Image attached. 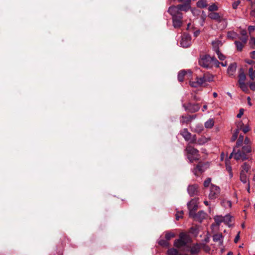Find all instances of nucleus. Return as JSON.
<instances>
[{
	"label": "nucleus",
	"mask_w": 255,
	"mask_h": 255,
	"mask_svg": "<svg viewBox=\"0 0 255 255\" xmlns=\"http://www.w3.org/2000/svg\"><path fill=\"white\" fill-rule=\"evenodd\" d=\"M252 151L251 147L250 145H244L242 149H239L235 153L234 158L238 161L242 160L244 161L249 159L247 153H250Z\"/></svg>",
	"instance_id": "nucleus-1"
},
{
	"label": "nucleus",
	"mask_w": 255,
	"mask_h": 255,
	"mask_svg": "<svg viewBox=\"0 0 255 255\" xmlns=\"http://www.w3.org/2000/svg\"><path fill=\"white\" fill-rule=\"evenodd\" d=\"M186 151L187 152V158L190 163L199 160L200 155L198 150L191 145H188L186 148Z\"/></svg>",
	"instance_id": "nucleus-2"
},
{
	"label": "nucleus",
	"mask_w": 255,
	"mask_h": 255,
	"mask_svg": "<svg viewBox=\"0 0 255 255\" xmlns=\"http://www.w3.org/2000/svg\"><path fill=\"white\" fill-rule=\"evenodd\" d=\"M199 65L206 68L212 67V57L209 55H203L199 60Z\"/></svg>",
	"instance_id": "nucleus-3"
},
{
	"label": "nucleus",
	"mask_w": 255,
	"mask_h": 255,
	"mask_svg": "<svg viewBox=\"0 0 255 255\" xmlns=\"http://www.w3.org/2000/svg\"><path fill=\"white\" fill-rule=\"evenodd\" d=\"M188 237L184 233H181L179 239L174 241V245L177 248H181L186 245L188 242Z\"/></svg>",
	"instance_id": "nucleus-4"
},
{
	"label": "nucleus",
	"mask_w": 255,
	"mask_h": 255,
	"mask_svg": "<svg viewBox=\"0 0 255 255\" xmlns=\"http://www.w3.org/2000/svg\"><path fill=\"white\" fill-rule=\"evenodd\" d=\"M220 193V188L218 186L211 184L209 198L210 199H215L218 197Z\"/></svg>",
	"instance_id": "nucleus-5"
},
{
	"label": "nucleus",
	"mask_w": 255,
	"mask_h": 255,
	"mask_svg": "<svg viewBox=\"0 0 255 255\" xmlns=\"http://www.w3.org/2000/svg\"><path fill=\"white\" fill-rule=\"evenodd\" d=\"M168 12L172 15V18H183L182 13L177 6L172 5L168 9Z\"/></svg>",
	"instance_id": "nucleus-6"
},
{
	"label": "nucleus",
	"mask_w": 255,
	"mask_h": 255,
	"mask_svg": "<svg viewBox=\"0 0 255 255\" xmlns=\"http://www.w3.org/2000/svg\"><path fill=\"white\" fill-rule=\"evenodd\" d=\"M188 208L189 210V216L194 215L198 208V199H193L188 203Z\"/></svg>",
	"instance_id": "nucleus-7"
},
{
	"label": "nucleus",
	"mask_w": 255,
	"mask_h": 255,
	"mask_svg": "<svg viewBox=\"0 0 255 255\" xmlns=\"http://www.w3.org/2000/svg\"><path fill=\"white\" fill-rule=\"evenodd\" d=\"M191 44V38L190 35L188 34H184L181 36L180 45L184 48H187L190 46Z\"/></svg>",
	"instance_id": "nucleus-8"
},
{
	"label": "nucleus",
	"mask_w": 255,
	"mask_h": 255,
	"mask_svg": "<svg viewBox=\"0 0 255 255\" xmlns=\"http://www.w3.org/2000/svg\"><path fill=\"white\" fill-rule=\"evenodd\" d=\"M209 167L208 162L198 164L193 169V173L195 175H198V172L202 173Z\"/></svg>",
	"instance_id": "nucleus-9"
},
{
	"label": "nucleus",
	"mask_w": 255,
	"mask_h": 255,
	"mask_svg": "<svg viewBox=\"0 0 255 255\" xmlns=\"http://www.w3.org/2000/svg\"><path fill=\"white\" fill-rule=\"evenodd\" d=\"M206 215V214L205 212L200 211L197 214L195 213L194 215H192L190 217L193 218L195 220L201 222L205 218Z\"/></svg>",
	"instance_id": "nucleus-10"
},
{
	"label": "nucleus",
	"mask_w": 255,
	"mask_h": 255,
	"mask_svg": "<svg viewBox=\"0 0 255 255\" xmlns=\"http://www.w3.org/2000/svg\"><path fill=\"white\" fill-rule=\"evenodd\" d=\"M200 105L199 104L189 103L186 108V111H188L191 113H195L199 110Z\"/></svg>",
	"instance_id": "nucleus-11"
},
{
	"label": "nucleus",
	"mask_w": 255,
	"mask_h": 255,
	"mask_svg": "<svg viewBox=\"0 0 255 255\" xmlns=\"http://www.w3.org/2000/svg\"><path fill=\"white\" fill-rule=\"evenodd\" d=\"M187 191L190 196H193L197 194L198 192V185L196 184L189 185Z\"/></svg>",
	"instance_id": "nucleus-12"
},
{
	"label": "nucleus",
	"mask_w": 255,
	"mask_h": 255,
	"mask_svg": "<svg viewBox=\"0 0 255 255\" xmlns=\"http://www.w3.org/2000/svg\"><path fill=\"white\" fill-rule=\"evenodd\" d=\"M208 17L211 19L215 20L219 22H221L223 20V18L217 12H211L208 14Z\"/></svg>",
	"instance_id": "nucleus-13"
},
{
	"label": "nucleus",
	"mask_w": 255,
	"mask_h": 255,
	"mask_svg": "<svg viewBox=\"0 0 255 255\" xmlns=\"http://www.w3.org/2000/svg\"><path fill=\"white\" fill-rule=\"evenodd\" d=\"M213 240L215 242H219L220 245H222L223 243V236L222 234H216L213 235Z\"/></svg>",
	"instance_id": "nucleus-14"
},
{
	"label": "nucleus",
	"mask_w": 255,
	"mask_h": 255,
	"mask_svg": "<svg viewBox=\"0 0 255 255\" xmlns=\"http://www.w3.org/2000/svg\"><path fill=\"white\" fill-rule=\"evenodd\" d=\"M213 50L216 53L220 51V46H222V43L220 40H217L212 42Z\"/></svg>",
	"instance_id": "nucleus-15"
},
{
	"label": "nucleus",
	"mask_w": 255,
	"mask_h": 255,
	"mask_svg": "<svg viewBox=\"0 0 255 255\" xmlns=\"http://www.w3.org/2000/svg\"><path fill=\"white\" fill-rule=\"evenodd\" d=\"M182 19L178 18H172L173 26L174 28H179L182 24Z\"/></svg>",
	"instance_id": "nucleus-16"
},
{
	"label": "nucleus",
	"mask_w": 255,
	"mask_h": 255,
	"mask_svg": "<svg viewBox=\"0 0 255 255\" xmlns=\"http://www.w3.org/2000/svg\"><path fill=\"white\" fill-rule=\"evenodd\" d=\"M181 134L184 137V139L188 141L190 140V137H191V133L188 131L187 128H184L181 132Z\"/></svg>",
	"instance_id": "nucleus-17"
},
{
	"label": "nucleus",
	"mask_w": 255,
	"mask_h": 255,
	"mask_svg": "<svg viewBox=\"0 0 255 255\" xmlns=\"http://www.w3.org/2000/svg\"><path fill=\"white\" fill-rule=\"evenodd\" d=\"M179 10L181 12L182 11H187L191 8L190 4L187 3H184L183 4H179L177 5Z\"/></svg>",
	"instance_id": "nucleus-18"
},
{
	"label": "nucleus",
	"mask_w": 255,
	"mask_h": 255,
	"mask_svg": "<svg viewBox=\"0 0 255 255\" xmlns=\"http://www.w3.org/2000/svg\"><path fill=\"white\" fill-rule=\"evenodd\" d=\"M246 79V76L242 68L240 70V74L239 75V83H245Z\"/></svg>",
	"instance_id": "nucleus-19"
},
{
	"label": "nucleus",
	"mask_w": 255,
	"mask_h": 255,
	"mask_svg": "<svg viewBox=\"0 0 255 255\" xmlns=\"http://www.w3.org/2000/svg\"><path fill=\"white\" fill-rule=\"evenodd\" d=\"M237 66L236 64H231L228 67L227 71L229 75H233L236 70Z\"/></svg>",
	"instance_id": "nucleus-20"
},
{
	"label": "nucleus",
	"mask_w": 255,
	"mask_h": 255,
	"mask_svg": "<svg viewBox=\"0 0 255 255\" xmlns=\"http://www.w3.org/2000/svg\"><path fill=\"white\" fill-rule=\"evenodd\" d=\"M208 5L207 0H200L197 2V7L201 8H206Z\"/></svg>",
	"instance_id": "nucleus-21"
},
{
	"label": "nucleus",
	"mask_w": 255,
	"mask_h": 255,
	"mask_svg": "<svg viewBox=\"0 0 255 255\" xmlns=\"http://www.w3.org/2000/svg\"><path fill=\"white\" fill-rule=\"evenodd\" d=\"M200 249L201 248L200 245L196 244L191 247L190 252L193 255L196 254L200 252Z\"/></svg>",
	"instance_id": "nucleus-22"
},
{
	"label": "nucleus",
	"mask_w": 255,
	"mask_h": 255,
	"mask_svg": "<svg viewBox=\"0 0 255 255\" xmlns=\"http://www.w3.org/2000/svg\"><path fill=\"white\" fill-rule=\"evenodd\" d=\"M232 217L230 215L227 214L225 216H223V223L227 225L229 227H230L229 224L232 221Z\"/></svg>",
	"instance_id": "nucleus-23"
},
{
	"label": "nucleus",
	"mask_w": 255,
	"mask_h": 255,
	"mask_svg": "<svg viewBox=\"0 0 255 255\" xmlns=\"http://www.w3.org/2000/svg\"><path fill=\"white\" fill-rule=\"evenodd\" d=\"M227 36L230 39H234L238 37L239 34L234 31H230L227 33Z\"/></svg>",
	"instance_id": "nucleus-24"
},
{
	"label": "nucleus",
	"mask_w": 255,
	"mask_h": 255,
	"mask_svg": "<svg viewBox=\"0 0 255 255\" xmlns=\"http://www.w3.org/2000/svg\"><path fill=\"white\" fill-rule=\"evenodd\" d=\"M204 128L202 125L197 124L194 128L193 131L196 133H200L203 130Z\"/></svg>",
	"instance_id": "nucleus-25"
},
{
	"label": "nucleus",
	"mask_w": 255,
	"mask_h": 255,
	"mask_svg": "<svg viewBox=\"0 0 255 255\" xmlns=\"http://www.w3.org/2000/svg\"><path fill=\"white\" fill-rule=\"evenodd\" d=\"M209 140V139L204 137V136H203V137H201V138H199L197 141V143L196 144H198V145H203L205 143H206V142H207Z\"/></svg>",
	"instance_id": "nucleus-26"
},
{
	"label": "nucleus",
	"mask_w": 255,
	"mask_h": 255,
	"mask_svg": "<svg viewBox=\"0 0 255 255\" xmlns=\"http://www.w3.org/2000/svg\"><path fill=\"white\" fill-rule=\"evenodd\" d=\"M187 72L185 70H181L180 72H179L178 74V80L180 82H182L184 80V77L186 74Z\"/></svg>",
	"instance_id": "nucleus-27"
},
{
	"label": "nucleus",
	"mask_w": 255,
	"mask_h": 255,
	"mask_svg": "<svg viewBox=\"0 0 255 255\" xmlns=\"http://www.w3.org/2000/svg\"><path fill=\"white\" fill-rule=\"evenodd\" d=\"M214 124V120L213 119H209L205 122V127L206 128H211L213 127Z\"/></svg>",
	"instance_id": "nucleus-28"
},
{
	"label": "nucleus",
	"mask_w": 255,
	"mask_h": 255,
	"mask_svg": "<svg viewBox=\"0 0 255 255\" xmlns=\"http://www.w3.org/2000/svg\"><path fill=\"white\" fill-rule=\"evenodd\" d=\"M215 221L216 224L219 226L221 223L223 222V216H216L214 217Z\"/></svg>",
	"instance_id": "nucleus-29"
},
{
	"label": "nucleus",
	"mask_w": 255,
	"mask_h": 255,
	"mask_svg": "<svg viewBox=\"0 0 255 255\" xmlns=\"http://www.w3.org/2000/svg\"><path fill=\"white\" fill-rule=\"evenodd\" d=\"M196 81L199 86L202 85L206 82V75H204L202 77H197Z\"/></svg>",
	"instance_id": "nucleus-30"
},
{
	"label": "nucleus",
	"mask_w": 255,
	"mask_h": 255,
	"mask_svg": "<svg viewBox=\"0 0 255 255\" xmlns=\"http://www.w3.org/2000/svg\"><path fill=\"white\" fill-rule=\"evenodd\" d=\"M235 44L236 45L237 50L239 51H241L244 47V43L239 41H235Z\"/></svg>",
	"instance_id": "nucleus-31"
},
{
	"label": "nucleus",
	"mask_w": 255,
	"mask_h": 255,
	"mask_svg": "<svg viewBox=\"0 0 255 255\" xmlns=\"http://www.w3.org/2000/svg\"><path fill=\"white\" fill-rule=\"evenodd\" d=\"M240 179H241V181L243 183H247L248 179L247 178V177L246 173H245L244 172H241V174H240Z\"/></svg>",
	"instance_id": "nucleus-32"
},
{
	"label": "nucleus",
	"mask_w": 255,
	"mask_h": 255,
	"mask_svg": "<svg viewBox=\"0 0 255 255\" xmlns=\"http://www.w3.org/2000/svg\"><path fill=\"white\" fill-rule=\"evenodd\" d=\"M249 75L252 80H254L255 79V70L253 67H251L249 69Z\"/></svg>",
	"instance_id": "nucleus-33"
},
{
	"label": "nucleus",
	"mask_w": 255,
	"mask_h": 255,
	"mask_svg": "<svg viewBox=\"0 0 255 255\" xmlns=\"http://www.w3.org/2000/svg\"><path fill=\"white\" fill-rule=\"evenodd\" d=\"M242 170L241 172H244L245 173H247L249 170V169L250 168V166L249 164L245 162L242 166Z\"/></svg>",
	"instance_id": "nucleus-34"
},
{
	"label": "nucleus",
	"mask_w": 255,
	"mask_h": 255,
	"mask_svg": "<svg viewBox=\"0 0 255 255\" xmlns=\"http://www.w3.org/2000/svg\"><path fill=\"white\" fill-rule=\"evenodd\" d=\"M220 62L214 57H212V67L214 65L216 67H219Z\"/></svg>",
	"instance_id": "nucleus-35"
},
{
	"label": "nucleus",
	"mask_w": 255,
	"mask_h": 255,
	"mask_svg": "<svg viewBox=\"0 0 255 255\" xmlns=\"http://www.w3.org/2000/svg\"><path fill=\"white\" fill-rule=\"evenodd\" d=\"M168 255H178V251L174 248H171L167 251Z\"/></svg>",
	"instance_id": "nucleus-36"
},
{
	"label": "nucleus",
	"mask_w": 255,
	"mask_h": 255,
	"mask_svg": "<svg viewBox=\"0 0 255 255\" xmlns=\"http://www.w3.org/2000/svg\"><path fill=\"white\" fill-rule=\"evenodd\" d=\"M240 130V128H238L235 131V132L233 133V135L232 137V138H231L232 141H234L237 139V138L238 136Z\"/></svg>",
	"instance_id": "nucleus-37"
},
{
	"label": "nucleus",
	"mask_w": 255,
	"mask_h": 255,
	"mask_svg": "<svg viewBox=\"0 0 255 255\" xmlns=\"http://www.w3.org/2000/svg\"><path fill=\"white\" fill-rule=\"evenodd\" d=\"M222 204L225 208H231L232 206V202L230 200H223Z\"/></svg>",
	"instance_id": "nucleus-38"
},
{
	"label": "nucleus",
	"mask_w": 255,
	"mask_h": 255,
	"mask_svg": "<svg viewBox=\"0 0 255 255\" xmlns=\"http://www.w3.org/2000/svg\"><path fill=\"white\" fill-rule=\"evenodd\" d=\"M243 140H244V136L242 135H240L239 136V137L237 142H236V147H238L240 146L242 144Z\"/></svg>",
	"instance_id": "nucleus-39"
},
{
	"label": "nucleus",
	"mask_w": 255,
	"mask_h": 255,
	"mask_svg": "<svg viewBox=\"0 0 255 255\" xmlns=\"http://www.w3.org/2000/svg\"><path fill=\"white\" fill-rule=\"evenodd\" d=\"M158 244L163 247H168L169 246V243L167 242V240L163 239L159 240L158 241Z\"/></svg>",
	"instance_id": "nucleus-40"
},
{
	"label": "nucleus",
	"mask_w": 255,
	"mask_h": 255,
	"mask_svg": "<svg viewBox=\"0 0 255 255\" xmlns=\"http://www.w3.org/2000/svg\"><path fill=\"white\" fill-rule=\"evenodd\" d=\"M190 137V139L188 141L189 143L196 144L197 141L196 138V135L195 134H192L191 133V137Z\"/></svg>",
	"instance_id": "nucleus-41"
},
{
	"label": "nucleus",
	"mask_w": 255,
	"mask_h": 255,
	"mask_svg": "<svg viewBox=\"0 0 255 255\" xmlns=\"http://www.w3.org/2000/svg\"><path fill=\"white\" fill-rule=\"evenodd\" d=\"M240 88L244 92H247L248 90V87L245 83H239Z\"/></svg>",
	"instance_id": "nucleus-42"
},
{
	"label": "nucleus",
	"mask_w": 255,
	"mask_h": 255,
	"mask_svg": "<svg viewBox=\"0 0 255 255\" xmlns=\"http://www.w3.org/2000/svg\"><path fill=\"white\" fill-rule=\"evenodd\" d=\"M218 9V7L215 3H213L212 5H210L208 7V10L210 11H216Z\"/></svg>",
	"instance_id": "nucleus-43"
},
{
	"label": "nucleus",
	"mask_w": 255,
	"mask_h": 255,
	"mask_svg": "<svg viewBox=\"0 0 255 255\" xmlns=\"http://www.w3.org/2000/svg\"><path fill=\"white\" fill-rule=\"evenodd\" d=\"M174 237H175V234L174 233H170V232L166 233L165 238H166V240H167V241L170 240L172 238H173Z\"/></svg>",
	"instance_id": "nucleus-44"
},
{
	"label": "nucleus",
	"mask_w": 255,
	"mask_h": 255,
	"mask_svg": "<svg viewBox=\"0 0 255 255\" xmlns=\"http://www.w3.org/2000/svg\"><path fill=\"white\" fill-rule=\"evenodd\" d=\"M218 56V58L221 61H223L226 58V56L223 54H222L220 51H219V52H217L216 53Z\"/></svg>",
	"instance_id": "nucleus-45"
},
{
	"label": "nucleus",
	"mask_w": 255,
	"mask_h": 255,
	"mask_svg": "<svg viewBox=\"0 0 255 255\" xmlns=\"http://www.w3.org/2000/svg\"><path fill=\"white\" fill-rule=\"evenodd\" d=\"M211 182V179L210 178H207L204 182V185L205 187H207L209 186Z\"/></svg>",
	"instance_id": "nucleus-46"
},
{
	"label": "nucleus",
	"mask_w": 255,
	"mask_h": 255,
	"mask_svg": "<svg viewBox=\"0 0 255 255\" xmlns=\"http://www.w3.org/2000/svg\"><path fill=\"white\" fill-rule=\"evenodd\" d=\"M240 40L242 41L241 42L243 43L244 44H246L248 40V37H243L242 36L241 37H239V36L238 37Z\"/></svg>",
	"instance_id": "nucleus-47"
},
{
	"label": "nucleus",
	"mask_w": 255,
	"mask_h": 255,
	"mask_svg": "<svg viewBox=\"0 0 255 255\" xmlns=\"http://www.w3.org/2000/svg\"><path fill=\"white\" fill-rule=\"evenodd\" d=\"M183 214V211H181L180 212H177L176 214V219L177 220H179L182 217V214Z\"/></svg>",
	"instance_id": "nucleus-48"
},
{
	"label": "nucleus",
	"mask_w": 255,
	"mask_h": 255,
	"mask_svg": "<svg viewBox=\"0 0 255 255\" xmlns=\"http://www.w3.org/2000/svg\"><path fill=\"white\" fill-rule=\"evenodd\" d=\"M190 85L192 87H195V88H196L199 86L198 84H197V81L190 82Z\"/></svg>",
	"instance_id": "nucleus-49"
},
{
	"label": "nucleus",
	"mask_w": 255,
	"mask_h": 255,
	"mask_svg": "<svg viewBox=\"0 0 255 255\" xmlns=\"http://www.w3.org/2000/svg\"><path fill=\"white\" fill-rule=\"evenodd\" d=\"M244 112V109H241L239 111V113L237 115V117L238 118H240L243 115Z\"/></svg>",
	"instance_id": "nucleus-50"
},
{
	"label": "nucleus",
	"mask_w": 255,
	"mask_h": 255,
	"mask_svg": "<svg viewBox=\"0 0 255 255\" xmlns=\"http://www.w3.org/2000/svg\"><path fill=\"white\" fill-rule=\"evenodd\" d=\"M240 33L243 37H248L247 31L245 29L241 30Z\"/></svg>",
	"instance_id": "nucleus-51"
},
{
	"label": "nucleus",
	"mask_w": 255,
	"mask_h": 255,
	"mask_svg": "<svg viewBox=\"0 0 255 255\" xmlns=\"http://www.w3.org/2000/svg\"><path fill=\"white\" fill-rule=\"evenodd\" d=\"M213 80V77L212 75L209 76H206V81L211 82V81H212Z\"/></svg>",
	"instance_id": "nucleus-52"
},
{
	"label": "nucleus",
	"mask_w": 255,
	"mask_h": 255,
	"mask_svg": "<svg viewBox=\"0 0 255 255\" xmlns=\"http://www.w3.org/2000/svg\"><path fill=\"white\" fill-rule=\"evenodd\" d=\"M250 88L252 90L255 91V83H251L250 84Z\"/></svg>",
	"instance_id": "nucleus-53"
},
{
	"label": "nucleus",
	"mask_w": 255,
	"mask_h": 255,
	"mask_svg": "<svg viewBox=\"0 0 255 255\" xmlns=\"http://www.w3.org/2000/svg\"><path fill=\"white\" fill-rule=\"evenodd\" d=\"M255 29V26L253 25H250L248 27V30L250 32H252L254 31Z\"/></svg>",
	"instance_id": "nucleus-54"
},
{
	"label": "nucleus",
	"mask_w": 255,
	"mask_h": 255,
	"mask_svg": "<svg viewBox=\"0 0 255 255\" xmlns=\"http://www.w3.org/2000/svg\"><path fill=\"white\" fill-rule=\"evenodd\" d=\"M250 128L249 126H246L243 128V131L244 133H247L250 130Z\"/></svg>",
	"instance_id": "nucleus-55"
},
{
	"label": "nucleus",
	"mask_w": 255,
	"mask_h": 255,
	"mask_svg": "<svg viewBox=\"0 0 255 255\" xmlns=\"http://www.w3.org/2000/svg\"><path fill=\"white\" fill-rule=\"evenodd\" d=\"M251 143L250 140L249 138L246 137L244 140V143L246 145H249Z\"/></svg>",
	"instance_id": "nucleus-56"
},
{
	"label": "nucleus",
	"mask_w": 255,
	"mask_h": 255,
	"mask_svg": "<svg viewBox=\"0 0 255 255\" xmlns=\"http://www.w3.org/2000/svg\"><path fill=\"white\" fill-rule=\"evenodd\" d=\"M187 118L186 117L182 116L180 119V122L181 123H184L187 121Z\"/></svg>",
	"instance_id": "nucleus-57"
},
{
	"label": "nucleus",
	"mask_w": 255,
	"mask_h": 255,
	"mask_svg": "<svg viewBox=\"0 0 255 255\" xmlns=\"http://www.w3.org/2000/svg\"><path fill=\"white\" fill-rule=\"evenodd\" d=\"M240 1H237L236 2H234L233 4V8L234 9H236L237 8L239 4L240 3Z\"/></svg>",
	"instance_id": "nucleus-58"
},
{
	"label": "nucleus",
	"mask_w": 255,
	"mask_h": 255,
	"mask_svg": "<svg viewBox=\"0 0 255 255\" xmlns=\"http://www.w3.org/2000/svg\"><path fill=\"white\" fill-rule=\"evenodd\" d=\"M203 248L205 251L208 252L210 250V248L209 246H206V245H203Z\"/></svg>",
	"instance_id": "nucleus-59"
},
{
	"label": "nucleus",
	"mask_w": 255,
	"mask_h": 255,
	"mask_svg": "<svg viewBox=\"0 0 255 255\" xmlns=\"http://www.w3.org/2000/svg\"><path fill=\"white\" fill-rule=\"evenodd\" d=\"M239 239H240V235H239V233L235 238V240H234L235 243H237L238 242Z\"/></svg>",
	"instance_id": "nucleus-60"
},
{
	"label": "nucleus",
	"mask_w": 255,
	"mask_h": 255,
	"mask_svg": "<svg viewBox=\"0 0 255 255\" xmlns=\"http://www.w3.org/2000/svg\"><path fill=\"white\" fill-rule=\"evenodd\" d=\"M250 56L253 59H255V51H253L250 53Z\"/></svg>",
	"instance_id": "nucleus-61"
},
{
	"label": "nucleus",
	"mask_w": 255,
	"mask_h": 255,
	"mask_svg": "<svg viewBox=\"0 0 255 255\" xmlns=\"http://www.w3.org/2000/svg\"><path fill=\"white\" fill-rule=\"evenodd\" d=\"M200 31L199 30H196L194 32V36L195 37H197L199 35V34H200Z\"/></svg>",
	"instance_id": "nucleus-62"
},
{
	"label": "nucleus",
	"mask_w": 255,
	"mask_h": 255,
	"mask_svg": "<svg viewBox=\"0 0 255 255\" xmlns=\"http://www.w3.org/2000/svg\"><path fill=\"white\" fill-rule=\"evenodd\" d=\"M236 152H237V151H236V149L234 148V149H233V152L231 153L229 158H231L232 156H235V153Z\"/></svg>",
	"instance_id": "nucleus-63"
},
{
	"label": "nucleus",
	"mask_w": 255,
	"mask_h": 255,
	"mask_svg": "<svg viewBox=\"0 0 255 255\" xmlns=\"http://www.w3.org/2000/svg\"><path fill=\"white\" fill-rule=\"evenodd\" d=\"M251 15L253 17H255V9L251 11Z\"/></svg>",
	"instance_id": "nucleus-64"
}]
</instances>
